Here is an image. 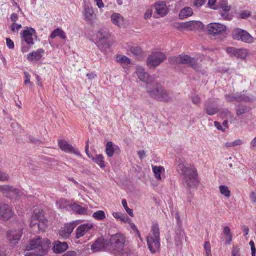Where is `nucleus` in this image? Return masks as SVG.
Instances as JSON below:
<instances>
[{
	"label": "nucleus",
	"instance_id": "ddd939ff",
	"mask_svg": "<svg viewBox=\"0 0 256 256\" xmlns=\"http://www.w3.org/2000/svg\"><path fill=\"white\" fill-rule=\"evenodd\" d=\"M228 54L234 56L235 57L245 60L249 54V50L246 48H236L232 47H229L226 48Z\"/></svg>",
	"mask_w": 256,
	"mask_h": 256
},
{
	"label": "nucleus",
	"instance_id": "4c0bfd02",
	"mask_svg": "<svg viewBox=\"0 0 256 256\" xmlns=\"http://www.w3.org/2000/svg\"><path fill=\"white\" fill-rule=\"evenodd\" d=\"M92 217L98 220H102L106 218V216L104 212L98 210L92 214Z\"/></svg>",
	"mask_w": 256,
	"mask_h": 256
},
{
	"label": "nucleus",
	"instance_id": "e433bc0d",
	"mask_svg": "<svg viewBox=\"0 0 256 256\" xmlns=\"http://www.w3.org/2000/svg\"><path fill=\"white\" fill-rule=\"evenodd\" d=\"M113 216L116 220L122 221L124 222H128V217L120 212H114L112 214Z\"/></svg>",
	"mask_w": 256,
	"mask_h": 256
},
{
	"label": "nucleus",
	"instance_id": "9b49d317",
	"mask_svg": "<svg viewBox=\"0 0 256 256\" xmlns=\"http://www.w3.org/2000/svg\"><path fill=\"white\" fill-rule=\"evenodd\" d=\"M109 245L110 242L108 240H105L103 237H100L91 245V250L93 252L109 251Z\"/></svg>",
	"mask_w": 256,
	"mask_h": 256
},
{
	"label": "nucleus",
	"instance_id": "0eeeda50",
	"mask_svg": "<svg viewBox=\"0 0 256 256\" xmlns=\"http://www.w3.org/2000/svg\"><path fill=\"white\" fill-rule=\"evenodd\" d=\"M168 61L171 64L178 65L180 64H186L192 67L196 64L197 62L195 58L184 54H180L178 56L170 57Z\"/></svg>",
	"mask_w": 256,
	"mask_h": 256
},
{
	"label": "nucleus",
	"instance_id": "37998d69",
	"mask_svg": "<svg viewBox=\"0 0 256 256\" xmlns=\"http://www.w3.org/2000/svg\"><path fill=\"white\" fill-rule=\"evenodd\" d=\"M130 228L132 230V231L136 234V235L139 238L140 240L142 242V239L141 237L140 232L138 230V228L136 226V224L132 222V223H130Z\"/></svg>",
	"mask_w": 256,
	"mask_h": 256
},
{
	"label": "nucleus",
	"instance_id": "bf43d9fd",
	"mask_svg": "<svg viewBox=\"0 0 256 256\" xmlns=\"http://www.w3.org/2000/svg\"><path fill=\"white\" fill-rule=\"evenodd\" d=\"M223 232L224 234L226 235V236H232L231 234L230 229L228 226H225L224 228Z\"/></svg>",
	"mask_w": 256,
	"mask_h": 256
},
{
	"label": "nucleus",
	"instance_id": "c9c22d12",
	"mask_svg": "<svg viewBox=\"0 0 256 256\" xmlns=\"http://www.w3.org/2000/svg\"><path fill=\"white\" fill-rule=\"evenodd\" d=\"M18 17H11L12 20L14 22L11 25V30L14 32H18L22 28V24L16 22L18 20Z\"/></svg>",
	"mask_w": 256,
	"mask_h": 256
},
{
	"label": "nucleus",
	"instance_id": "473e14b6",
	"mask_svg": "<svg viewBox=\"0 0 256 256\" xmlns=\"http://www.w3.org/2000/svg\"><path fill=\"white\" fill-rule=\"evenodd\" d=\"M92 158L101 168H106L104 158L102 154H96L94 157H92Z\"/></svg>",
	"mask_w": 256,
	"mask_h": 256
},
{
	"label": "nucleus",
	"instance_id": "c85d7f7f",
	"mask_svg": "<svg viewBox=\"0 0 256 256\" xmlns=\"http://www.w3.org/2000/svg\"><path fill=\"white\" fill-rule=\"evenodd\" d=\"M72 204V202L66 199H60L56 202V206L60 209L69 210L71 209Z\"/></svg>",
	"mask_w": 256,
	"mask_h": 256
},
{
	"label": "nucleus",
	"instance_id": "393cba45",
	"mask_svg": "<svg viewBox=\"0 0 256 256\" xmlns=\"http://www.w3.org/2000/svg\"><path fill=\"white\" fill-rule=\"evenodd\" d=\"M204 110L209 116H214L219 111L218 108L210 101H208L205 103Z\"/></svg>",
	"mask_w": 256,
	"mask_h": 256
},
{
	"label": "nucleus",
	"instance_id": "2f4dec72",
	"mask_svg": "<svg viewBox=\"0 0 256 256\" xmlns=\"http://www.w3.org/2000/svg\"><path fill=\"white\" fill-rule=\"evenodd\" d=\"M250 110L249 106L242 104H238L236 106V111L238 116L244 114L248 112Z\"/></svg>",
	"mask_w": 256,
	"mask_h": 256
},
{
	"label": "nucleus",
	"instance_id": "4468645a",
	"mask_svg": "<svg viewBox=\"0 0 256 256\" xmlns=\"http://www.w3.org/2000/svg\"><path fill=\"white\" fill-rule=\"evenodd\" d=\"M58 146L60 149L66 153L74 154L76 156H82L80 152L76 150L71 144L66 141L60 140L58 142Z\"/></svg>",
	"mask_w": 256,
	"mask_h": 256
},
{
	"label": "nucleus",
	"instance_id": "20e7f679",
	"mask_svg": "<svg viewBox=\"0 0 256 256\" xmlns=\"http://www.w3.org/2000/svg\"><path fill=\"white\" fill-rule=\"evenodd\" d=\"M111 36L110 30L106 28L100 29L96 34V44L103 52L110 49L111 44L109 38Z\"/></svg>",
	"mask_w": 256,
	"mask_h": 256
},
{
	"label": "nucleus",
	"instance_id": "338daca9",
	"mask_svg": "<svg viewBox=\"0 0 256 256\" xmlns=\"http://www.w3.org/2000/svg\"><path fill=\"white\" fill-rule=\"evenodd\" d=\"M76 252L74 251H69L62 256H76Z\"/></svg>",
	"mask_w": 256,
	"mask_h": 256
},
{
	"label": "nucleus",
	"instance_id": "58836bf2",
	"mask_svg": "<svg viewBox=\"0 0 256 256\" xmlns=\"http://www.w3.org/2000/svg\"><path fill=\"white\" fill-rule=\"evenodd\" d=\"M193 10L190 7H186L180 10L178 16H192Z\"/></svg>",
	"mask_w": 256,
	"mask_h": 256
},
{
	"label": "nucleus",
	"instance_id": "603ef678",
	"mask_svg": "<svg viewBox=\"0 0 256 256\" xmlns=\"http://www.w3.org/2000/svg\"><path fill=\"white\" fill-rule=\"evenodd\" d=\"M192 100L195 104H198L201 102L200 98L197 95H194L192 97Z\"/></svg>",
	"mask_w": 256,
	"mask_h": 256
},
{
	"label": "nucleus",
	"instance_id": "412c9836",
	"mask_svg": "<svg viewBox=\"0 0 256 256\" xmlns=\"http://www.w3.org/2000/svg\"><path fill=\"white\" fill-rule=\"evenodd\" d=\"M93 228V226L90 224H83L79 226L76 231V238L79 239L83 237L87 232H88Z\"/></svg>",
	"mask_w": 256,
	"mask_h": 256
},
{
	"label": "nucleus",
	"instance_id": "72a5a7b5",
	"mask_svg": "<svg viewBox=\"0 0 256 256\" xmlns=\"http://www.w3.org/2000/svg\"><path fill=\"white\" fill-rule=\"evenodd\" d=\"M56 36H59L62 40H66V36L65 32L62 29L58 28L56 29L50 34V37L52 39H54Z\"/></svg>",
	"mask_w": 256,
	"mask_h": 256
},
{
	"label": "nucleus",
	"instance_id": "0e129e2a",
	"mask_svg": "<svg viewBox=\"0 0 256 256\" xmlns=\"http://www.w3.org/2000/svg\"><path fill=\"white\" fill-rule=\"evenodd\" d=\"M138 155L140 158L141 160H142L144 158L146 157V154L144 150L138 151Z\"/></svg>",
	"mask_w": 256,
	"mask_h": 256
},
{
	"label": "nucleus",
	"instance_id": "a878e982",
	"mask_svg": "<svg viewBox=\"0 0 256 256\" xmlns=\"http://www.w3.org/2000/svg\"><path fill=\"white\" fill-rule=\"evenodd\" d=\"M68 248V244L66 242H60L56 241L54 242L53 251L55 254H60L66 251Z\"/></svg>",
	"mask_w": 256,
	"mask_h": 256
},
{
	"label": "nucleus",
	"instance_id": "de8ad7c7",
	"mask_svg": "<svg viewBox=\"0 0 256 256\" xmlns=\"http://www.w3.org/2000/svg\"><path fill=\"white\" fill-rule=\"evenodd\" d=\"M222 114L227 120L232 119L234 117L232 112L228 109H224L222 110Z\"/></svg>",
	"mask_w": 256,
	"mask_h": 256
},
{
	"label": "nucleus",
	"instance_id": "09e8293b",
	"mask_svg": "<svg viewBox=\"0 0 256 256\" xmlns=\"http://www.w3.org/2000/svg\"><path fill=\"white\" fill-rule=\"evenodd\" d=\"M204 248L206 253V256H212L211 246L209 242H204Z\"/></svg>",
	"mask_w": 256,
	"mask_h": 256
},
{
	"label": "nucleus",
	"instance_id": "4d7b16f0",
	"mask_svg": "<svg viewBox=\"0 0 256 256\" xmlns=\"http://www.w3.org/2000/svg\"><path fill=\"white\" fill-rule=\"evenodd\" d=\"M154 10V6L153 5L148 8L144 16H152Z\"/></svg>",
	"mask_w": 256,
	"mask_h": 256
},
{
	"label": "nucleus",
	"instance_id": "b1692460",
	"mask_svg": "<svg viewBox=\"0 0 256 256\" xmlns=\"http://www.w3.org/2000/svg\"><path fill=\"white\" fill-rule=\"evenodd\" d=\"M184 232L181 228H178L176 231L175 244L178 250H181L182 247V239Z\"/></svg>",
	"mask_w": 256,
	"mask_h": 256
},
{
	"label": "nucleus",
	"instance_id": "69168bd1",
	"mask_svg": "<svg viewBox=\"0 0 256 256\" xmlns=\"http://www.w3.org/2000/svg\"><path fill=\"white\" fill-rule=\"evenodd\" d=\"M242 231L244 232V236H246L248 234L250 229L248 227L244 226L242 228Z\"/></svg>",
	"mask_w": 256,
	"mask_h": 256
},
{
	"label": "nucleus",
	"instance_id": "1a4fd4ad",
	"mask_svg": "<svg viewBox=\"0 0 256 256\" xmlns=\"http://www.w3.org/2000/svg\"><path fill=\"white\" fill-rule=\"evenodd\" d=\"M166 56L163 52H153L148 57L147 64L149 68H156L159 66L164 60Z\"/></svg>",
	"mask_w": 256,
	"mask_h": 256
},
{
	"label": "nucleus",
	"instance_id": "423d86ee",
	"mask_svg": "<svg viewBox=\"0 0 256 256\" xmlns=\"http://www.w3.org/2000/svg\"><path fill=\"white\" fill-rule=\"evenodd\" d=\"M109 245V251L114 254H120L122 253L126 242V236L121 233H118L110 236Z\"/></svg>",
	"mask_w": 256,
	"mask_h": 256
},
{
	"label": "nucleus",
	"instance_id": "864d4df0",
	"mask_svg": "<svg viewBox=\"0 0 256 256\" xmlns=\"http://www.w3.org/2000/svg\"><path fill=\"white\" fill-rule=\"evenodd\" d=\"M6 46L10 49H14V42L10 38L6 39Z\"/></svg>",
	"mask_w": 256,
	"mask_h": 256
},
{
	"label": "nucleus",
	"instance_id": "f257e3e1",
	"mask_svg": "<svg viewBox=\"0 0 256 256\" xmlns=\"http://www.w3.org/2000/svg\"><path fill=\"white\" fill-rule=\"evenodd\" d=\"M177 169L188 188H197L200 180L196 168L193 165H184L181 160H177Z\"/></svg>",
	"mask_w": 256,
	"mask_h": 256
},
{
	"label": "nucleus",
	"instance_id": "dca6fc26",
	"mask_svg": "<svg viewBox=\"0 0 256 256\" xmlns=\"http://www.w3.org/2000/svg\"><path fill=\"white\" fill-rule=\"evenodd\" d=\"M76 225V222L65 224L59 231L60 236L64 239L68 238Z\"/></svg>",
	"mask_w": 256,
	"mask_h": 256
},
{
	"label": "nucleus",
	"instance_id": "7ed1b4c3",
	"mask_svg": "<svg viewBox=\"0 0 256 256\" xmlns=\"http://www.w3.org/2000/svg\"><path fill=\"white\" fill-rule=\"evenodd\" d=\"M146 89L148 95L158 101L167 102L170 100V93L161 84L156 82L146 85Z\"/></svg>",
	"mask_w": 256,
	"mask_h": 256
},
{
	"label": "nucleus",
	"instance_id": "3c124183",
	"mask_svg": "<svg viewBox=\"0 0 256 256\" xmlns=\"http://www.w3.org/2000/svg\"><path fill=\"white\" fill-rule=\"evenodd\" d=\"M118 62L122 64H130V60L126 56H122L119 58Z\"/></svg>",
	"mask_w": 256,
	"mask_h": 256
},
{
	"label": "nucleus",
	"instance_id": "6e6552de",
	"mask_svg": "<svg viewBox=\"0 0 256 256\" xmlns=\"http://www.w3.org/2000/svg\"><path fill=\"white\" fill-rule=\"evenodd\" d=\"M232 38L236 40L241 41L248 44H252L254 42V38L247 31L237 28L232 34Z\"/></svg>",
	"mask_w": 256,
	"mask_h": 256
},
{
	"label": "nucleus",
	"instance_id": "680f3d73",
	"mask_svg": "<svg viewBox=\"0 0 256 256\" xmlns=\"http://www.w3.org/2000/svg\"><path fill=\"white\" fill-rule=\"evenodd\" d=\"M24 76H25V80H24V84H30V75L27 72H24Z\"/></svg>",
	"mask_w": 256,
	"mask_h": 256
},
{
	"label": "nucleus",
	"instance_id": "f03ea898",
	"mask_svg": "<svg viewBox=\"0 0 256 256\" xmlns=\"http://www.w3.org/2000/svg\"><path fill=\"white\" fill-rule=\"evenodd\" d=\"M51 244L48 239L38 236L30 240L26 248L28 250H32L34 255L44 256L48 254Z\"/></svg>",
	"mask_w": 256,
	"mask_h": 256
},
{
	"label": "nucleus",
	"instance_id": "aec40b11",
	"mask_svg": "<svg viewBox=\"0 0 256 256\" xmlns=\"http://www.w3.org/2000/svg\"><path fill=\"white\" fill-rule=\"evenodd\" d=\"M36 34V30L32 28H27L22 32V40L28 45H33L34 43L32 36Z\"/></svg>",
	"mask_w": 256,
	"mask_h": 256
},
{
	"label": "nucleus",
	"instance_id": "052dcab7",
	"mask_svg": "<svg viewBox=\"0 0 256 256\" xmlns=\"http://www.w3.org/2000/svg\"><path fill=\"white\" fill-rule=\"evenodd\" d=\"M214 125L218 130H221L222 132H224L226 131V128H224L219 122L216 121L215 122H214Z\"/></svg>",
	"mask_w": 256,
	"mask_h": 256
},
{
	"label": "nucleus",
	"instance_id": "49530a36",
	"mask_svg": "<svg viewBox=\"0 0 256 256\" xmlns=\"http://www.w3.org/2000/svg\"><path fill=\"white\" fill-rule=\"evenodd\" d=\"M122 204L128 214L132 217L134 216L133 210L128 206L127 202L126 200H122Z\"/></svg>",
	"mask_w": 256,
	"mask_h": 256
},
{
	"label": "nucleus",
	"instance_id": "ea45409f",
	"mask_svg": "<svg viewBox=\"0 0 256 256\" xmlns=\"http://www.w3.org/2000/svg\"><path fill=\"white\" fill-rule=\"evenodd\" d=\"M130 52L136 57H140L141 56L142 50V49L138 46H133L130 49Z\"/></svg>",
	"mask_w": 256,
	"mask_h": 256
},
{
	"label": "nucleus",
	"instance_id": "5701e85b",
	"mask_svg": "<svg viewBox=\"0 0 256 256\" xmlns=\"http://www.w3.org/2000/svg\"><path fill=\"white\" fill-rule=\"evenodd\" d=\"M136 73L142 82L146 83L147 85L150 84L152 83L150 82L152 81V78L150 76L148 73L145 72L143 68H138Z\"/></svg>",
	"mask_w": 256,
	"mask_h": 256
},
{
	"label": "nucleus",
	"instance_id": "a18cd8bd",
	"mask_svg": "<svg viewBox=\"0 0 256 256\" xmlns=\"http://www.w3.org/2000/svg\"><path fill=\"white\" fill-rule=\"evenodd\" d=\"M48 220H40L38 221V228L42 231H44L46 228L47 226Z\"/></svg>",
	"mask_w": 256,
	"mask_h": 256
},
{
	"label": "nucleus",
	"instance_id": "9d476101",
	"mask_svg": "<svg viewBox=\"0 0 256 256\" xmlns=\"http://www.w3.org/2000/svg\"><path fill=\"white\" fill-rule=\"evenodd\" d=\"M207 30L208 34L214 36H222L226 33V27L219 23H211L208 25Z\"/></svg>",
	"mask_w": 256,
	"mask_h": 256
},
{
	"label": "nucleus",
	"instance_id": "5fc2aeb1",
	"mask_svg": "<svg viewBox=\"0 0 256 256\" xmlns=\"http://www.w3.org/2000/svg\"><path fill=\"white\" fill-rule=\"evenodd\" d=\"M226 100L228 102L235 101V94L225 95Z\"/></svg>",
	"mask_w": 256,
	"mask_h": 256
},
{
	"label": "nucleus",
	"instance_id": "4be33fe9",
	"mask_svg": "<svg viewBox=\"0 0 256 256\" xmlns=\"http://www.w3.org/2000/svg\"><path fill=\"white\" fill-rule=\"evenodd\" d=\"M105 152L108 158H112L115 154H119L120 150L118 146L114 144L112 142H109L106 146Z\"/></svg>",
	"mask_w": 256,
	"mask_h": 256
},
{
	"label": "nucleus",
	"instance_id": "cd10ccee",
	"mask_svg": "<svg viewBox=\"0 0 256 256\" xmlns=\"http://www.w3.org/2000/svg\"><path fill=\"white\" fill-rule=\"evenodd\" d=\"M71 210L79 215H88V208L82 207L76 202H72V205L71 206Z\"/></svg>",
	"mask_w": 256,
	"mask_h": 256
},
{
	"label": "nucleus",
	"instance_id": "f8f14e48",
	"mask_svg": "<svg viewBox=\"0 0 256 256\" xmlns=\"http://www.w3.org/2000/svg\"><path fill=\"white\" fill-rule=\"evenodd\" d=\"M0 191L10 199L18 198L22 194L20 190L10 186H0Z\"/></svg>",
	"mask_w": 256,
	"mask_h": 256
},
{
	"label": "nucleus",
	"instance_id": "f704fd0d",
	"mask_svg": "<svg viewBox=\"0 0 256 256\" xmlns=\"http://www.w3.org/2000/svg\"><path fill=\"white\" fill-rule=\"evenodd\" d=\"M152 171L154 174L155 178L158 180H161L162 177H161V174H162V172H164V168L162 166H152Z\"/></svg>",
	"mask_w": 256,
	"mask_h": 256
},
{
	"label": "nucleus",
	"instance_id": "f3484780",
	"mask_svg": "<svg viewBox=\"0 0 256 256\" xmlns=\"http://www.w3.org/2000/svg\"><path fill=\"white\" fill-rule=\"evenodd\" d=\"M22 234V228H20L16 230H12L8 232V238L11 244L15 245L18 243Z\"/></svg>",
	"mask_w": 256,
	"mask_h": 256
},
{
	"label": "nucleus",
	"instance_id": "2eb2a0df",
	"mask_svg": "<svg viewBox=\"0 0 256 256\" xmlns=\"http://www.w3.org/2000/svg\"><path fill=\"white\" fill-rule=\"evenodd\" d=\"M13 214L12 208L8 204H0V219L4 221L8 220L12 216Z\"/></svg>",
	"mask_w": 256,
	"mask_h": 256
},
{
	"label": "nucleus",
	"instance_id": "79ce46f5",
	"mask_svg": "<svg viewBox=\"0 0 256 256\" xmlns=\"http://www.w3.org/2000/svg\"><path fill=\"white\" fill-rule=\"evenodd\" d=\"M228 1L226 0H222L220 4V7L222 9V11L227 12L230 11L231 7L228 6Z\"/></svg>",
	"mask_w": 256,
	"mask_h": 256
},
{
	"label": "nucleus",
	"instance_id": "bb28decb",
	"mask_svg": "<svg viewBox=\"0 0 256 256\" xmlns=\"http://www.w3.org/2000/svg\"><path fill=\"white\" fill-rule=\"evenodd\" d=\"M44 53V50L42 48H39L36 52H32L28 55L27 58L30 62L38 61L42 57Z\"/></svg>",
	"mask_w": 256,
	"mask_h": 256
},
{
	"label": "nucleus",
	"instance_id": "6ab92c4d",
	"mask_svg": "<svg viewBox=\"0 0 256 256\" xmlns=\"http://www.w3.org/2000/svg\"><path fill=\"white\" fill-rule=\"evenodd\" d=\"M154 6L155 10L154 14L160 16H165L168 14L169 9L167 7L166 2L158 1L156 2Z\"/></svg>",
	"mask_w": 256,
	"mask_h": 256
},
{
	"label": "nucleus",
	"instance_id": "8fccbe9b",
	"mask_svg": "<svg viewBox=\"0 0 256 256\" xmlns=\"http://www.w3.org/2000/svg\"><path fill=\"white\" fill-rule=\"evenodd\" d=\"M94 14V10L92 7L86 6L85 7L84 16H93Z\"/></svg>",
	"mask_w": 256,
	"mask_h": 256
},
{
	"label": "nucleus",
	"instance_id": "39448f33",
	"mask_svg": "<svg viewBox=\"0 0 256 256\" xmlns=\"http://www.w3.org/2000/svg\"><path fill=\"white\" fill-rule=\"evenodd\" d=\"M151 232L152 234L147 236L146 241L150 252L155 254L160 248V228L157 224L152 225Z\"/></svg>",
	"mask_w": 256,
	"mask_h": 256
},
{
	"label": "nucleus",
	"instance_id": "c756f323",
	"mask_svg": "<svg viewBox=\"0 0 256 256\" xmlns=\"http://www.w3.org/2000/svg\"><path fill=\"white\" fill-rule=\"evenodd\" d=\"M244 91L235 94V101L238 102H250L251 101L250 97L246 94Z\"/></svg>",
	"mask_w": 256,
	"mask_h": 256
},
{
	"label": "nucleus",
	"instance_id": "13d9d810",
	"mask_svg": "<svg viewBox=\"0 0 256 256\" xmlns=\"http://www.w3.org/2000/svg\"><path fill=\"white\" fill-rule=\"evenodd\" d=\"M232 256H240V249L238 247H234L232 252Z\"/></svg>",
	"mask_w": 256,
	"mask_h": 256
},
{
	"label": "nucleus",
	"instance_id": "6e6d98bb",
	"mask_svg": "<svg viewBox=\"0 0 256 256\" xmlns=\"http://www.w3.org/2000/svg\"><path fill=\"white\" fill-rule=\"evenodd\" d=\"M206 2V0H195L194 2V4L196 7H200L204 6Z\"/></svg>",
	"mask_w": 256,
	"mask_h": 256
},
{
	"label": "nucleus",
	"instance_id": "a19ab883",
	"mask_svg": "<svg viewBox=\"0 0 256 256\" xmlns=\"http://www.w3.org/2000/svg\"><path fill=\"white\" fill-rule=\"evenodd\" d=\"M220 193L226 198H229L230 196V192L228 186H220Z\"/></svg>",
	"mask_w": 256,
	"mask_h": 256
},
{
	"label": "nucleus",
	"instance_id": "774afa93",
	"mask_svg": "<svg viewBox=\"0 0 256 256\" xmlns=\"http://www.w3.org/2000/svg\"><path fill=\"white\" fill-rule=\"evenodd\" d=\"M250 198L254 203H256V193L252 192L250 194Z\"/></svg>",
	"mask_w": 256,
	"mask_h": 256
},
{
	"label": "nucleus",
	"instance_id": "c03bdc74",
	"mask_svg": "<svg viewBox=\"0 0 256 256\" xmlns=\"http://www.w3.org/2000/svg\"><path fill=\"white\" fill-rule=\"evenodd\" d=\"M85 20L86 22L92 26H95L97 24L96 17H85Z\"/></svg>",
	"mask_w": 256,
	"mask_h": 256
},
{
	"label": "nucleus",
	"instance_id": "7c9ffc66",
	"mask_svg": "<svg viewBox=\"0 0 256 256\" xmlns=\"http://www.w3.org/2000/svg\"><path fill=\"white\" fill-rule=\"evenodd\" d=\"M112 22L116 26L120 28L126 27L128 24V21L124 17H111Z\"/></svg>",
	"mask_w": 256,
	"mask_h": 256
},
{
	"label": "nucleus",
	"instance_id": "a211bd4d",
	"mask_svg": "<svg viewBox=\"0 0 256 256\" xmlns=\"http://www.w3.org/2000/svg\"><path fill=\"white\" fill-rule=\"evenodd\" d=\"M177 24H178L179 30L188 28L190 30H196L203 28L202 23L198 21H190L186 23Z\"/></svg>",
	"mask_w": 256,
	"mask_h": 256
},
{
	"label": "nucleus",
	"instance_id": "e2e57ef3",
	"mask_svg": "<svg viewBox=\"0 0 256 256\" xmlns=\"http://www.w3.org/2000/svg\"><path fill=\"white\" fill-rule=\"evenodd\" d=\"M8 178V176L6 174L0 171V181L7 180Z\"/></svg>",
	"mask_w": 256,
	"mask_h": 256
}]
</instances>
